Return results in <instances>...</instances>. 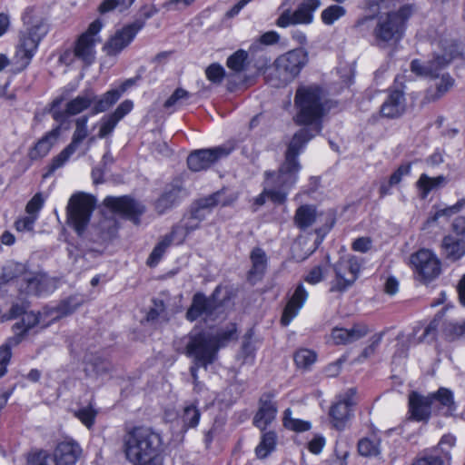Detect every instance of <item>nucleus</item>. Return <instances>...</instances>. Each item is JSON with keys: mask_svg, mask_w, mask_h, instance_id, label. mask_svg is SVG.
Here are the masks:
<instances>
[{"mask_svg": "<svg viewBox=\"0 0 465 465\" xmlns=\"http://www.w3.org/2000/svg\"><path fill=\"white\" fill-rule=\"evenodd\" d=\"M369 329L364 324H354L350 328H333L330 341L335 345L348 344L359 341L366 336Z\"/></svg>", "mask_w": 465, "mask_h": 465, "instance_id": "4be33fe9", "label": "nucleus"}, {"mask_svg": "<svg viewBox=\"0 0 465 465\" xmlns=\"http://www.w3.org/2000/svg\"><path fill=\"white\" fill-rule=\"evenodd\" d=\"M22 20L25 29L19 34V41L13 57L15 71L17 73L29 65L40 42L48 32L45 20L34 6L25 8L22 15Z\"/></svg>", "mask_w": 465, "mask_h": 465, "instance_id": "7ed1b4c3", "label": "nucleus"}, {"mask_svg": "<svg viewBox=\"0 0 465 465\" xmlns=\"http://www.w3.org/2000/svg\"><path fill=\"white\" fill-rule=\"evenodd\" d=\"M317 359L316 353L309 349H300L294 354V361L299 368H309Z\"/></svg>", "mask_w": 465, "mask_h": 465, "instance_id": "09e8293b", "label": "nucleus"}, {"mask_svg": "<svg viewBox=\"0 0 465 465\" xmlns=\"http://www.w3.org/2000/svg\"><path fill=\"white\" fill-rule=\"evenodd\" d=\"M118 122L110 114L104 115L98 124V137L103 139L112 134Z\"/></svg>", "mask_w": 465, "mask_h": 465, "instance_id": "864d4df0", "label": "nucleus"}, {"mask_svg": "<svg viewBox=\"0 0 465 465\" xmlns=\"http://www.w3.org/2000/svg\"><path fill=\"white\" fill-rule=\"evenodd\" d=\"M185 196L186 191L183 189L181 181L175 180L166 186L164 193L156 203V208L160 213H163Z\"/></svg>", "mask_w": 465, "mask_h": 465, "instance_id": "bb28decb", "label": "nucleus"}, {"mask_svg": "<svg viewBox=\"0 0 465 465\" xmlns=\"http://www.w3.org/2000/svg\"><path fill=\"white\" fill-rule=\"evenodd\" d=\"M345 14L346 9L343 6L331 5L322 10L321 19L325 25H331L340 18L344 16Z\"/></svg>", "mask_w": 465, "mask_h": 465, "instance_id": "a18cd8bd", "label": "nucleus"}, {"mask_svg": "<svg viewBox=\"0 0 465 465\" xmlns=\"http://www.w3.org/2000/svg\"><path fill=\"white\" fill-rule=\"evenodd\" d=\"M224 192H217L213 194L200 199L197 205L192 210L191 216L193 219L199 221L201 223L206 216L210 213V210L216 205H228L231 201L224 198Z\"/></svg>", "mask_w": 465, "mask_h": 465, "instance_id": "a878e982", "label": "nucleus"}, {"mask_svg": "<svg viewBox=\"0 0 465 465\" xmlns=\"http://www.w3.org/2000/svg\"><path fill=\"white\" fill-rule=\"evenodd\" d=\"M135 0H104L99 5V12L102 14L108 13L116 7L122 10L129 8Z\"/></svg>", "mask_w": 465, "mask_h": 465, "instance_id": "13d9d810", "label": "nucleus"}, {"mask_svg": "<svg viewBox=\"0 0 465 465\" xmlns=\"http://www.w3.org/2000/svg\"><path fill=\"white\" fill-rule=\"evenodd\" d=\"M432 409H438L446 416H450L456 411L453 393L446 388H440L436 392L429 394Z\"/></svg>", "mask_w": 465, "mask_h": 465, "instance_id": "c756f323", "label": "nucleus"}, {"mask_svg": "<svg viewBox=\"0 0 465 465\" xmlns=\"http://www.w3.org/2000/svg\"><path fill=\"white\" fill-rule=\"evenodd\" d=\"M432 410L431 400L416 391L409 395V413L411 418L417 421L428 420Z\"/></svg>", "mask_w": 465, "mask_h": 465, "instance_id": "b1692460", "label": "nucleus"}, {"mask_svg": "<svg viewBox=\"0 0 465 465\" xmlns=\"http://www.w3.org/2000/svg\"><path fill=\"white\" fill-rule=\"evenodd\" d=\"M458 54L457 45L450 44L448 48H444V54L436 55L433 61L424 65L419 60H413L411 64V71L420 76L436 77L437 71L446 66Z\"/></svg>", "mask_w": 465, "mask_h": 465, "instance_id": "f3484780", "label": "nucleus"}, {"mask_svg": "<svg viewBox=\"0 0 465 465\" xmlns=\"http://www.w3.org/2000/svg\"><path fill=\"white\" fill-rule=\"evenodd\" d=\"M97 410L93 402L86 406H81L74 411V416L88 429L94 424Z\"/></svg>", "mask_w": 465, "mask_h": 465, "instance_id": "ea45409f", "label": "nucleus"}, {"mask_svg": "<svg viewBox=\"0 0 465 465\" xmlns=\"http://www.w3.org/2000/svg\"><path fill=\"white\" fill-rule=\"evenodd\" d=\"M28 465H59L54 456L45 450L34 453L28 458Z\"/></svg>", "mask_w": 465, "mask_h": 465, "instance_id": "4d7b16f0", "label": "nucleus"}, {"mask_svg": "<svg viewBox=\"0 0 465 465\" xmlns=\"http://www.w3.org/2000/svg\"><path fill=\"white\" fill-rule=\"evenodd\" d=\"M316 209L312 205H302L295 213V223L301 229L311 226L316 220Z\"/></svg>", "mask_w": 465, "mask_h": 465, "instance_id": "c9c22d12", "label": "nucleus"}, {"mask_svg": "<svg viewBox=\"0 0 465 465\" xmlns=\"http://www.w3.org/2000/svg\"><path fill=\"white\" fill-rule=\"evenodd\" d=\"M383 334L384 332L381 331L375 333L370 338V344L364 348V350L362 351V352L361 353L357 360L359 362H362L366 359L371 358L375 354L378 347L380 346L382 341Z\"/></svg>", "mask_w": 465, "mask_h": 465, "instance_id": "603ef678", "label": "nucleus"}, {"mask_svg": "<svg viewBox=\"0 0 465 465\" xmlns=\"http://www.w3.org/2000/svg\"><path fill=\"white\" fill-rule=\"evenodd\" d=\"M38 219L35 216L26 214L19 217L15 222V228L19 232H34L35 224Z\"/></svg>", "mask_w": 465, "mask_h": 465, "instance_id": "052dcab7", "label": "nucleus"}, {"mask_svg": "<svg viewBox=\"0 0 465 465\" xmlns=\"http://www.w3.org/2000/svg\"><path fill=\"white\" fill-rule=\"evenodd\" d=\"M437 327V320L431 321L426 326H423L422 324L419 323L413 328V336L415 338L418 335V333L422 331V334L417 338L418 342H423L433 340L436 336Z\"/></svg>", "mask_w": 465, "mask_h": 465, "instance_id": "de8ad7c7", "label": "nucleus"}, {"mask_svg": "<svg viewBox=\"0 0 465 465\" xmlns=\"http://www.w3.org/2000/svg\"><path fill=\"white\" fill-rule=\"evenodd\" d=\"M232 151V147L228 145H220L210 149L195 151L187 158L188 167L193 172L205 170L219 159L229 155Z\"/></svg>", "mask_w": 465, "mask_h": 465, "instance_id": "4468645a", "label": "nucleus"}, {"mask_svg": "<svg viewBox=\"0 0 465 465\" xmlns=\"http://www.w3.org/2000/svg\"><path fill=\"white\" fill-rule=\"evenodd\" d=\"M446 183V178L443 175H439L437 177H430L426 173H422L418 179L416 184L420 191V197L422 199L427 198L429 193L433 190L440 186H442Z\"/></svg>", "mask_w": 465, "mask_h": 465, "instance_id": "72a5a7b5", "label": "nucleus"}, {"mask_svg": "<svg viewBox=\"0 0 465 465\" xmlns=\"http://www.w3.org/2000/svg\"><path fill=\"white\" fill-rule=\"evenodd\" d=\"M134 109V102L126 99L123 101L110 114L119 123Z\"/></svg>", "mask_w": 465, "mask_h": 465, "instance_id": "680f3d73", "label": "nucleus"}, {"mask_svg": "<svg viewBox=\"0 0 465 465\" xmlns=\"http://www.w3.org/2000/svg\"><path fill=\"white\" fill-rule=\"evenodd\" d=\"M61 134V127L56 126L47 132L40 138L28 151V157L32 161H36L45 157L53 146L57 143Z\"/></svg>", "mask_w": 465, "mask_h": 465, "instance_id": "393cba45", "label": "nucleus"}, {"mask_svg": "<svg viewBox=\"0 0 465 465\" xmlns=\"http://www.w3.org/2000/svg\"><path fill=\"white\" fill-rule=\"evenodd\" d=\"M452 235L465 240V217L458 216L451 223Z\"/></svg>", "mask_w": 465, "mask_h": 465, "instance_id": "774afa93", "label": "nucleus"}, {"mask_svg": "<svg viewBox=\"0 0 465 465\" xmlns=\"http://www.w3.org/2000/svg\"><path fill=\"white\" fill-rule=\"evenodd\" d=\"M205 75L210 82L220 84L225 76V70L220 64L213 63L206 68Z\"/></svg>", "mask_w": 465, "mask_h": 465, "instance_id": "bf43d9fd", "label": "nucleus"}, {"mask_svg": "<svg viewBox=\"0 0 465 465\" xmlns=\"http://www.w3.org/2000/svg\"><path fill=\"white\" fill-rule=\"evenodd\" d=\"M287 0H284L279 6L280 15L275 21L276 26L287 28L298 25H309L314 21V14L321 7V0H305L292 11L285 8Z\"/></svg>", "mask_w": 465, "mask_h": 465, "instance_id": "9d476101", "label": "nucleus"}, {"mask_svg": "<svg viewBox=\"0 0 465 465\" xmlns=\"http://www.w3.org/2000/svg\"><path fill=\"white\" fill-rule=\"evenodd\" d=\"M251 260L252 267L249 272V279L255 282L265 271L267 262L265 252L262 249L256 248L252 252Z\"/></svg>", "mask_w": 465, "mask_h": 465, "instance_id": "f704fd0d", "label": "nucleus"}, {"mask_svg": "<svg viewBox=\"0 0 465 465\" xmlns=\"http://www.w3.org/2000/svg\"><path fill=\"white\" fill-rule=\"evenodd\" d=\"M82 303L76 297H70L57 306H50L45 309L43 314L49 317V322L55 321L73 313Z\"/></svg>", "mask_w": 465, "mask_h": 465, "instance_id": "7c9ffc66", "label": "nucleus"}, {"mask_svg": "<svg viewBox=\"0 0 465 465\" xmlns=\"http://www.w3.org/2000/svg\"><path fill=\"white\" fill-rule=\"evenodd\" d=\"M282 422L286 429L296 432L307 431L312 428L310 421L292 418L291 409L284 411Z\"/></svg>", "mask_w": 465, "mask_h": 465, "instance_id": "79ce46f5", "label": "nucleus"}, {"mask_svg": "<svg viewBox=\"0 0 465 465\" xmlns=\"http://www.w3.org/2000/svg\"><path fill=\"white\" fill-rule=\"evenodd\" d=\"M277 443V436L274 431H267L262 435L261 441L255 449V453L258 458L264 459L271 454Z\"/></svg>", "mask_w": 465, "mask_h": 465, "instance_id": "e433bc0d", "label": "nucleus"}, {"mask_svg": "<svg viewBox=\"0 0 465 465\" xmlns=\"http://www.w3.org/2000/svg\"><path fill=\"white\" fill-rule=\"evenodd\" d=\"M354 389L348 390L344 394L340 395L337 401L331 405L329 415L331 423L338 430L345 429L348 420L352 416V406L355 404Z\"/></svg>", "mask_w": 465, "mask_h": 465, "instance_id": "dca6fc26", "label": "nucleus"}, {"mask_svg": "<svg viewBox=\"0 0 465 465\" xmlns=\"http://www.w3.org/2000/svg\"><path fill=\"white\" fill-rule=\"evenodd\" d=\"M104 27L101 19H95L82 33L74 42L73 49L65 50L59 57V61L71 65L75 60L82 62L84 65L92 64L95 60L96 45L101 42L100 32Z\"/></svg>", "mask_w": 465, "mask_h": 465, "instance_id": "423d86ee", "label": "nucleus"}, {"mask_svg": "<svg viewBox=\"0 0 465 465\" xmlns=\"http://www.w3.org/2000/svg\"><path fill=\"white\" fill-rule=\"evenodd\" d=\"M88 117L82 116L76 119L75 121V129L74 131L72 140L68 145H70L74 150H77L79 144L87 137L88 135Z\"/></svg>", "mask_w": 465, "mask_h": 465, "instance_id": "a19ab883", "label": "nucleus"}, {"mask_svg": "<svg viewBox=\"0 0 465 465\" xmlns=\"http://www.w3.org/2000/svg\"><path fill=\"white\" fill-rule=\"evenodd\" d=\"M297 114L296 124L312 125V128L299 130L291 140L285 161L279 172H266L263 191L255 198L257 205H262L266 200L275 203L285 201L289 190L297 183L301 164L298 155L307 143L322 129V117L330 111L331 104L324 91L318 85H302L299 87L294 98Z\"/></svg>", "mask_w": 465, "mask_h": 465, "instance_id": "f257e3e1", "label": "nucleus"}, {"mask_svg": "<svg viewBox=\"0 0 465 465\" xmlns=\"http://www.w3.org/2000/svg\"><path fill=\"white\" fill-rule=\"evenodd\" d=\"M20 290L26 294L36 296L47 295L53 291L47 276L29 272H25L20 284Z\"/></svg>", "mask_w": 465, "mask_h": 465, "instance_id": "aec40b11", "label": "nucleus"}, {"mask_svg": "<svg viewBox=\"0 0 465 465\" xmlns=\"http://www.w3.org/2000/svg\"><path fill=\"white\" fill-rule=\"evenodd\" d=\"M161 437L149 428L138 427L124 440V451L134 465H163Z\"/></svg>", "mask_w": 465, "mask_h": 465, "instance_id": "39448f33", "label": "nucleus"}, {"mask_svg": "<svg viewBox=\"0 0 465 465\" xmlns=\"http://www.w3.org/2000/svg\"><path fill=\"white\" fill-rule=\"evenodd\" d=\"M441 252L446 260L457 262L465 256V240L448 234L441 241Z\"/></svg>", "mask_w": 465, "mask_h": 465, "instance_id": "cd10ccee", "label": "nucleus"}, {"mask_svg": "<svg viewBox=\"0 0 465 465\" xmlns=\"http://www.w3.org/2000/svg\"><path fill=\"white\" fill-rule=\"evenodd\" d=\"M381 440L376 436L366 437L358 442V450L361 456L376 457L380 454Z\"/></svg>", "mask_w": 465, "mask_h": 465, "instance_id": "58836bf2", "label": "nucleus"}, {"mask_svg": "<svg viewBox=\"0 0 465 465\" xmlns=\"http://www.w3.org/2000/svg\"><path fill=\"white\" fill-rule=\"evenodd\" d=\"M104 204L114 213L132 220L134 223H138V217L144 211L143 204L127 196H107L104 200Z\"/></svg>", "mask_w": 465, "mask_h": 465, "instance_id": "a211bd4d", "label": "nucleus"}, {"mask_svg": "<svg viewBox=\"0 0 465 465\" xmlns=\"http://www.w3.org/2000/svg\"><path fill=\"white\" fill-rule=\"evenodd\" d=\"M221 306L214 297H206L202 293L194 294L192 304L186 312V319L190 322L203 320L213 321L220 312Z\"/></svg>", "mask_w": 465, "mask_h": 465, "instance_id": "ddd939ff", "label": "nucleus"}, {"mask_svg": "<svg viewBox=\"0 0 465 465\" xmlns=\"http://www.w3.org/2000/svg\"><path fill=\"white\" fill-rule=\"evenodd\" d=\"M248 56L247 51L239 49L227 58L226 65L230 70L240 73L245 69Z\"/></svg>", "mask_w": 465, "mask_h": 465, "instance_id": "c03bdc74", "label": "nucleus"}, {"mask_svg": "<svg viewBox=\"0 0 465 465\" xmlns=\"http://www.w3.org/2000/svg\"><path fill=\"white\" fill-rule=\"evenodd\" d=\"M143 25L144 23L143 21L136 20L117 30L105 44L104 47L105 53L108 55H117L120 54L133 42Z\"/></svg>", "mask_w": 465, "mask_h": 465, "instance_id": "2eb2a0df", "label": "nucleus"}, {"mask_svg": "<svg viewBox=\"0 0 465 465\" xmlns=\"http://www.w3.org/2000/svg\"><path fill=\"white\" fill-rule=\"evenodd\" d=\"M308 52L303 48H295L278 56L274 63L277 82L270 79L273 86L279 87L293 81L307 64Z\"/></svg>", "mask_w": 465, "mask_h": 465, "instance_id": "6e6552de", "label": "nucleus"}, {"mask_svg": "<svg viewBox=\"0 0 465 465\" xmlns=\"http://www.w3.org/2000/svg\"><path fill=\"white\" fill-rule=\"evenodd\" d=\"M45 197L42 193H35L25 206L26 214L39 218V213L44 207Z\"/></svg>", "mask_w": 465, "mask_h": 465, "instance_id": "5fc2aeb1", "label": "nucleus"}, {"mask_svg": "<svg viewBox=\"0 0 465 465\" xmlns=\"http://www.w3.org/2000/svg\"><path fill=\"white\" fill-rule=\"evenodd\" d=\"M456 441V438L453 435L447 434L441 437L438 448L434 450V453H438L439 450L442 451V458L443 460H449V450H445V446H447L449 449L451 448Z\"/></svg>", "mask_w": 465, "mask_h": 465, "instance_id": "69168bd1", "label": "nucleus"}, {"mask_svg": "<svg viewBox=\"0 0 465 465\" xmlns=\"http://www.w3.org/2000/svg\"><path fill=\"white\" fill-rule=\"evenodd\" d=\"M170 245V239L163 237L151 252L147 261L148 265L155 266Z\"/></svg>", "mask_w": 465, "mask_h": 465, "instance_id": "6e6d98bb", "label": "nucleus"}, {"mask_svg": "<svg viewBox=\"0 0 465 465\" xmlns=\"http://www.w3.org/2000/svg\"><path fill=\"white\" fill-rule=\"evenodd\" d=\"M411 465H446V462L441 455L432 453L416 459Z\"/></svg>", "mask_w": 465, "mask_h": 465, "instance_id": "e2e57ef3", "label": "nucleus"}, {"mask_svg": "<svg viewBox=\"0 0 465 465\" xmlns=\"http://www.w3.org/2000/svg\"><path fill=\"white\" fill-rule=\"evenodd\" d=\"M25 272L26 270L25 264L13 261L8 262L3 267L2 280L7 282L15 278H19L22 282Z\"/></svg>", "mask_w": 465, "mask_h": 465, "instance_id": "37998d69", "label": "nucleus"}, {"mask_svg": "<svg viewBox=\"0 0 465 465\" xmlns=\"http://www.w3.org/2000/svg\"><path fill=\"white\" fill-rule=\"evenodd\" d=\"M309 293L302 283L298 284L288 303L286 304L281 319L283 326H287L298 315L308 299Z\"/></svg>", "mask_w": 465, "mask_h": 465, "instance_id": "5701e85b", "label": "nucleus"}, {"mask_svg": "<svg viewBox=\"0 0 465 465\" xmlns=\"http://www.w3.org/2000/svg\"><path fill=\"white\" fill-rule=\"evenodd\" d=\"M95 205L93 196L79 193L71 196L67 206L68 223L81 235L91 218Z\"/></svg>", "mask_w": 465, "mask_h": 465, "instance_id": "9b49d317", "label": "nucleus"}, {"mask_svg": "<svg viewBox=\"0 0 465 465\" xmlns=\"http://www.w3.org/2000/svg\"><path fill=\"white\" fill-rule=\"evenodd\" d=\"M75 152L76 150L72 148L70 145L64 147L57 155L52 158L50 163L47 165V171L45 177L50 176L56 170L64 167Z\"/></svg>", "mask_w": 465, "mask_h": 465, "instance_id": "4c0bfd02", "label": "nucleus"}, {"mask_svg": "<svg viewBox=\"0 0 465 465\" xmlns=\"http://www.w3.org/2000/svg\"><path fill=\"white\" fill-rule=\"evenodd\" d=\"M236 325L230 323L225 329L214 331L213 328L203 330L193 328L186 337L184 353L193 360V364L190 368L193 379V391L201 396L195 402L186 403L180 415L183 427L189 429L198 425L201 412L197 407L200 401L204 403H213L214 398L198 380L199 368L207 369L218 357L219 349L227 341L234 339Z\"/></svg>", "mask_w": 465, "mask_h": 465, "instance_id": "f03ea898", "label": "nucleus"}, {"mask_svg": "<svg viewBox=\"0 0 465 465\" xmlns=\"http://www.w3.org/2000/svg\"><path fill=\"white\" fill-rule=\"evenodd\" d=\"M279 40L280 35L276 31H268L262 34L258 40L250 45V52H258L261 48V45H272L277 44Z\"/></svg>", "mask_w": 465, "mask_h": 465, "instance_id": "3c124183", "label": "nucleus"}, {"mask_svg": "<svg viewBox=\"0 0 465 465\" xmlns=\"http://www.w3.org/2000/svg\"><path fill=\"white\" fill-rule=\"evenodd\" d=\"M121 98L120 93L115 88H112L97 97L95 95L93 103V114H97L110 109Z\"/></svg>", "mask_w": 465, "mask_h": 465, "instance_id": "473e14b6", "label": "nucleus"}, {"mask_svg": "<svg viewBox=\"0 0 465 465\" xmlns=\"http://www.w3.org/2000/svg\"><path fill=\"white\" fill-rule=\"evenodd\" d=\"M324 278V272L322 266L318 265L312 268L309 272L305 275L304 281L310 284H317L321 282Z\"/></svg>", "mask_w": 465, "mask_h": 465, "instance_id": "338daca9", "label": "nucleus"}, {"mask_svg": "<svg viewBox=\"0 0 465 465\" xmlns=\"http://www.w3.org/2000/svg\"><path fill=\"white\" fill-rule=\"evenodd\" d=\"M465 208V198L459 200L456 203L442 208L435 212L433 215L428 218L427 223H435L442 216H451L461 212Z\"/></svg>", "mask_w": 465, "mask_h": 465, "instance_id": "49530a36", "label": "nucleus"}, {"mask_svg": "<svg viewBox=\"0 0 465 465\" xmlns=\"http://www.w3.org/2000/svg\"><path fill=\"white\" fill-rule=\"evenodd\" d=\"M190 94L182 88L176 89L173 94L164 103L165 108H173L174 110L184 105L190 98Z\"/></svg>", "mask_w": 465, "mask_h": 465, "instance_id": "8fccbe9b", "label": "nucleus"}, {"mask_svg": "<svg viewBox=\"0 0 465 465\" xmlns=\"http://www.w3.org/2000/svg\"><path fill=\"white\" fill-rule=\"evenodd\" d=\"M410 262L415 272L425 282H430L440 274V261L438 256L429 249H420L411 254Z\"/></svg>", "mask_w": 465, "mask_h": 465, "instance_id": "f8f14e48", "label": "nucleus"}, {"mask_svg": "<svg viewBox=\"0 0 465 465\" xmlns=\"http://www.w3.org/2000/svg\"><path fill=\"white\" fill-rule=\"evenodd\" d=\"M412 15L411 5L401 6L398 11L389 12L377 18L367 15L361 18L356 27L361 33H367L372 29L376 41L381 44L399 41L404 33L406 22Z\"/></svg>", "mask_w": 465, "mask_h": 465, "instance_id": "20e7f679", "label": "nucleus"}, {"mask_svg": "<svg viewBox=\"0 0 465 465\" xmlns=\"http://www.w3.org/2000/svg\"><path fill=\"white\" fill-rule=\"evenodd\" d=\"M189 233L184 230L183 226L180 223L174 226L172 232L165 235V238L170 239V243L182 244Z\"/></svg>", "mask_w": 465, "mask_h": 465, "instance_id": "0e129e2a", "label": "nucleus"}, {"mask_svg": "<svg viewBox=\"0 0 465 465\" xmlns=\"http://www.w3.org/2000/svg\"><path fill=\"white\" fill-rule=\"evenodd\" d=\"M20 315H22L21 321L16 322L13 327L15 336L9 340L8 344L0 347V378L6 373L7 365L11 359L12 353L10 345L18 344L23 340V337L40 322V317H42V314L39 315L33 312H25V304L20 305L16 303L13 304L10 309L9 316H5L4 321Z\"/></svg>", "mask_w": 465, "mask_h": 465, "instance_id": "0eeeda50", "label": "nucleus"}, {"mask_svg": "<svg viewBox=\"0 0 465 465\" xmlns=\"http://www.w3.org/2000/svg\"><path fill=\"white\" fill-rule=\"evenodd\" d=\"M95 94L89 91L79 94L66 104V113L69 115H75L89 108L94 102Z\"/></svg>", "mask_w": 465, "mask_h": 465, "instance_id": "2f4dec72", "label": "nucleus"}, {"mask_svg": "<svg viewBox=\"0 0 465 465\" xmlns=\"http://www.w3.org/2000/svg\"><path fill=\"white\" fill-rule=\"evenodd\" d=\"M406 111L404 92L400 89H390L388 95L381 106V114L388 119L401 117Z\"/></svg>", "mask_w": 465, "mask_h": 465, "instance_id": "6ab92c4d", "label": "nucleus"}, {"mask_svg": "<svg viewBox=\"0 0 465 465\" xmlns=\"http://www.w3.org/2000/svg\"><path fill=\"white\" fill-rule=\"evenodd\" d=\"M362 266V259L352 255L344 254L333 264L335 276L331 282L330 291L332 292H343L350 288L358 279Z\"/></svg>", "mask_w": 465, "mask_h": 465, "instance_id": "1a4fd4ad", "label": "nucleus"}, {"mask_svg": "<svg viewBox=\"0 0 465 465\" xmlns=\"http://www.w3.org/2000/svg\"><path fill=\"white\" fill-rule=\"evenodd\" d=\"M82 454L80 445L73 439H65L57 443L54 456L59 465H74Z\"/></svg>", "mask_w": 465, "mask_h": 465, "instance_id": "412c9836", "label": "nucleus"}, {"mask_svg": "<svg viewBox=\"0 0 465 465\" xmlns=\"http://www.w3.org/2000/svg\"><path fill=\"white\" fill-rule=\"evenodd\" d=\"M277 409L272 401L270 395H262L260 399V407L254 417V425L263 430L275 419Z\"/></svg>", "mask_w": 465, "mask_h": 465, "instance_id": "c85d7f7f", "label": "nucleus"}]
</instances>
